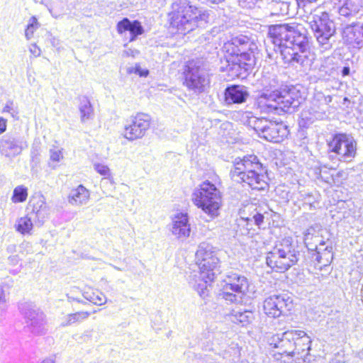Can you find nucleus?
<instances>
[{"mask_svg": "<svg viewBox=\"0 0 363 363\" xmlns=\"http://www.w3.org/2000/svg\"><path fill=\"white\" fill-rule=\"evenodd\" d=\"M38 27L39 23L37 21V18L34 16L31 17L25 31V35L26 38L30 39L33 37L34 32L38 28Z\"/></svg>", "mask_w": 363, "mask_h": 363, "instance_id": "nucleus-39", "label": "nucleus"}, {"mask_svg": "<svg viewBox=\"0 0 363 363\" xmlns=\"http://www.w3.org/2000/svg\"><path fill=\"white\" fill-rule=\"evenodd\" d=\"M75 301H77L78 303H81L82 304H86V302H84L82 300H80L79 298H76Z\"/></svg>", "mask_w": 363, "mask_h": 363, "instance_id": "nucleus-57", "label": "nucleus"}, {"mask_svg": "<svg viewBox=\"0 0 363 363\" xmlns=\"http://www.w3.org/2000/svg\"><path fill=\"white\" fill-rule=\"evenodd\" d=\"M28 197V189L23 185L16 186L13 189L11 201L13 203H21L26 200Z\"/></svg>", "mask_w": 363, "mask_h": 363, "instance_id": "nucleus-37", "label": "nucleus"}, {"mask_svg": "<svg viewBox=\"0 0 363 363\" xmlns=\"http://www.w3.org/2000/svg\"><path fill=\"white\" fill-rule=\"evenodd\" d=\"M350 69L348 66H345L342 68L341 72L342 76H347L350 74Z\"/></svg>", "mask_w": 363, "mask_h": 363, "instance_id": "nucleus-52", "label": "nucleus"}, {"mask_svg": "<svg viewBox=\"0 0 363 363\" xmlns=\"http://www.w3.org/2000/svg\"><path fill=\"white\" fill-rule=\"evenodd\" d=\"M328 145L330 152L335 153L340 161L350 162L357 154L356 140L346 133L333 135Z\"/></svg>", "mask_w": 363, "mask_h": 363, "instance_id": "nucleus-12", "label": "nucleus"}, {"mask_svg": "<svg viewBox=\"0 0 363 363\" xmlns=\"http://www.w3.org/2000/svg\"><path fill=\"white\" fill-rule=\"evenodd\" d=\"M136 72L138 73L140 76L146 77L148 74L149 71L147 69L140 71V69H138Z\"/></svg>", "mask_w": 363, "mask_h": 363, "instance_id": "nucleus-53", "label": "nucleus"}, {"mask_svg": "<svg viewBox=\"0 0 363 363\" xmlns=\"http://www.w3.org/2000/svg\"><path fill=\"white\" fill-rule=\"evenodd\" d=\"M6 302L4 291L1 286H0V308H1V305H4Z\"/></svg>", "mask_w": 363, "mask_h": 363, "instance_id": "nucleus-51", "label": "nucleus"}, {"mask_svg": "<svg viewBox=\"0 0 363 363\" xmlns=\"http://www.w3.org/2000/svg\"><path fill=\"white\" fill-rule=\"evenodd\" d=\"M268 34L272 43L278 46L285 64L295 67L311 65L310 38L303 25L296 23L272 25Z\"/></svg>", "mask_w": 363, "mask_h": 363, "instance_id": "nucleus-1", "label": "nucleus"}, {"mask_svg": "<svg viewBox=\"0 0 363 363\" xmlns=\"http://www.w3.org/2000/svg\"><path fill=\"white\" fill-rule=\"evenodd\" d=\"M32 217L25 216L21 218L18 220V223L16 225L17 230L21 233L22 234H25L26 233H29L30 230L33 228V223L31 221Z\"/></svg>", "mask_w": 363, "mask_h": 363, "instance_id": "nucleus-38", "label": "nucleus"}, {"mask_svg": "<svg viewBox=\"0 0 363 363\" xmlns=\"http://www.w3.org/2000/svg\"><path fill=\"white\" fill-rule=\"evenodd\" d=\"M84 298L99 306H101L106 302V296L98 290H93L89 289L88 291H85L82 293Z\"/></svg>", "mask_w": 363, "mask_h": 363, "instance_id": "nucleus-31", "label": "nucleus"}, {"mask_svg": "<svg viewBox=\"0 0 363 363\" xmlns=\"http://www.w3.org/2000/svg\"><path fill=\"white\" fill-rule=\"evenodd\" d=\"M293 306V301L286 294L270 296L263 302L264 313L272 318L287 315L292 310Z\"/></svg>", "mask_w": 363, "mask_h": 363, "instance_id": "nucleus-13", "label": "nucleus"}, {"mask_svg": "<svg viewBox=\"0 0 363 363\" xmlns=\"http://www.w3.org/2000/svg\"><path fill=\"white\" fill-rule=\"evenodd\" d=\"M50 160L54 162H59L62 158V154L60 150L52 148L50 150Z\"/></svg>", "mask_w": 363, "mask_h": 363, "instance_id": "nucleus-48", "label": "nucleus"}, {"mask_svg": "<svg viewBox=\"0 0 363 363\" xmlns=\"http://www.w3.org/2000/svg\"><path fill=\"white\" fill-rule=\"evenodd\" d=\"M40 154V147L35 143H33L31 149V155L33 157L38 156Z\"/></svg>", "mask_w": 363, "mask_h": 363, "instance_id": "nucleus-49", "label": "nucleus"}, {"mask_svg": "<svg viewBox=\"0 0 363 363\" xmlns=\"http://www.w3.org/2000/svg\"><path fill=\"white\" fill-rule=\"evenodd\" d=\"M259 104L267 112L293 113L303 101L300 92L295 87H285L270 93H262Z\"/></svg>", "mask_w": 363, "mask_h": 363, "instance_id": "nucleus-6", "label": "nucleus"}, {"mask_svg": "<svg viewBox=\"0 0 363 363\" xmlns=\"http://www.w3.org/2000/svg\"><path fill=\"white\" fill-rule=\"evenodd\" d=\"M296 335L295 330H287L281 334H275L270 337L268 342L270 346L279 350L278 353L293 357L294 353V340Z\"/></svg>", "mask_w": 363, "mask_h": 363, "instance_id": "nucleus-18", "label": "nucleus"}, {"mask_svg": "<svg viewBox=\"0 0 363 363\" xmlns=\"http://www.w3.org/2000/svg\"><path fill=\"white\" fill-rule=\"evenodd\" d=\"M267 212L262 213L257 208H254L250 216L242 218L247 222V225H250V223H254L259 228H261L264 223V220L266 218L265 215H268Z\"/></svg>", "mask_w": 363, "mask_h": 363, "instance_id": "nucleus-33", "label": "nucleus"}, {"mask_svg": "<svg viewBox=\"0 0 363 363\" xmlns=\"http://www.w3.org/2000/svg\"><path fill=\"white\" fill-rule=\"evenodd\" d=\"M249 96L248 88L243 85H230L224 91V101L228 106L243 104Z\"/></svg>", "mask_w": 363, "mask_h": 363, "instance_id": "nucleus-19", "label": "nucleus"}, {"mask_svg": "<svg viewBox=\"0 0 363 363\" xmlns=\"http://www.w3.org/2000/svg\"><path fill=\"white\" fill-rule=\"evenodd\" d=\"M19 308L29 330L35 335L43 334L45 325L44 313L32 303H23Z\"/></svg>", "mask_w": 363, "mask_h": 363, "instance_id": "nucleus-15", "label": "nucleus"}, {"mask_svg": "<svg viewBox=\"0 0 363 363\" xmlns=\"http://www.w3.org/2000/svg\"><path fill=\"white\" fill-rule=\"evenodd\" d=\"M117 30L119 33L128 31L130 34V41L134 40L144 31L141 23L138 21H131L127 18H124L118 23Z\"/></svg>", "mask_w": 363, "mask_h": 363, "instance_id": "nucleus-24", "label": "nucleus"}, {"mask_svg": "<svg viewBox=\"0 0 363 363\" xmlns=\"http://www.w3.org/2000/svg\"><path fill=\"white\" fill-rule=\"evenodd\" d=\"M225 282L223 291L219 296L231 303L242 302L243 297L248 291V279L244 275L231 272L226 276Z\"/></svg>", "mask_w": 363, "mask_h": 363, "instance_id": "nucleus-10", "label": "nucleus"}, {"mask_svg": "<svg viewBox=\"0 0 363 363\" xmlns=\"http://www.w3.org/2000/svg\"><path fill=\"white\" fill-rule=\"evenodd\" d=\"M327 110L318 100L314 97L308 108L301 113V118L307 125H311L318 120H323L327 117Z\"/></svg>", "mask_w": 363, "mask_h": 363, "instance_id": "nucleus-20", "label": "nucleus"}, {"mask_svg": "<svg viewBox=\"0 0 363 363\" xmlns=\"http://www.w3.org/2000/svg\"><path fill=\"white\" fill-rule=\"evenodd\" d=\"M202 335V345L205 350H216L219 346H221L225 342V335L220 332L207 331Z\"/></svg>", "mask_w": 363, "mask_h": 363, "instance_id": "nucleus-23", "label": "nucleus"}, {"mask_svg": "<svg viewBox=\"0 0 363 363\" xmlns=\"http://www.w3.org/2000/svg\"><path fill=\"white\" fill-rule=\"evenodd\" d=\"M247 124L250 127L252 128L262 138L267 127L270 124L271 121L267 120L266 118H257L252 115L251 113H247Z\"/></svg>", "mask_w": 363, "mask_h": 363, "instance_id": "nucleus-28", "label": "nucleus"}, {"mask_svg": "<svg viewBox=\"0 0 363 363\" xmlns=\"http://www.w3.org/2000/svg\"><path fill=\"white\" fill-rule=\"evenodd\" d=\"M303 16L320 47L324 50H330L333 45L332 38L335 34L336 28L329 13L322 11L320 7H315Z\"/></svg>", "mask_w": 363, "mask_h": 363, "instance_id": "nucleus-7", "label": "nucleus"}, {"mask_svg": "<svg viewBox=\"0 0 363 363\" xmlns=\"http://www.w3.org/2000/svg\"><path fill=\"white\" fill-rule=\"evenodd\" d=\"M322 106L328 111V106L332 101L333 97L330 95L325 96L322 94H318L315 96Z\"/></svg>", "mask_w": 363, "mask_h": 363, "instance_id": "nucleus-45", "label": "nucleus"}, {"mask_svg": "<svg viewBox=\"0 0 363 363\" xmlns=\"http://www.w3.org/2000/svg\"><path fill=\"white\" fill-rule=\"evenodd\" d=\"M67 301L69 302H71L72 301H75L76 298L74 297L73 296L71 295V294H67Z\"/></svg>", "mask_w": 363, "mask_h": 363, "instance_id": "nucleus-56", "label": "nucleus"}, {"mask_svg": "<svg viewBox=\"0 0 363 363\" xmlns=\"http://www.w3.org/2000/svg\"><path fill=\"white\" fill-rule=\"evenodd\" d=\"M171 231L174 235L181 240H184L189 237L191 227L186 213H179L175 216L172 220Z\"/></svg>", "mask_w": 363, "mask_h": 363, "instance_id": "nucleus-22", "label": "nucleus"}, {"mask_svg": "<svg viewBox=\"0 0 363 363\" xmlns=\"http://www.w3.org/2000/svg\"><path fill=\"white\" fill-rule=\"evenodd\" d=\"M295 333L294 359L291 363H313V356L309 353L311 338L303 330H295Z\"/></svg>", "mask_w": 363, "mask_h": 363, "instance_id": "nucleus-17", "label": "nucleus"}, {"mask_svg": "<svg viewBox=\"0 0 363 363\" xmlns=\"http://www.w3.org/2000/svg\"><path fill=\"white\" fill-rule=\"evenodd\" d=\"M90 313L87 311H79L74 313L68 314L64 322L62 323L63 327L71 325L75 323L82 322L89 318Z\"/></svg>", "mask_w": 363, "mask_h": 363, "instance_id": "nucleus-34", "label": "nucleus"}, {"mask_svg": "<svg viewBox=\"0 0 363 363\" xmlns=\"http://www.w3.org/2000/svg\"><path fill=\"white\" fill-rule=\"evenodd\" d=\"M222 196L216 185L206 180L200 184L192 193V201L206 213L211 219L218 216Z\"/></svg>", "mask_w": 363, "mask_h": 363, "instance_id": "nucleus-8", "label": "nucleus"}, {"mask_svg": "<svg viewBox=\"0 0 363 363\" xmlns=\"http://www.w3.org/2000/svg\"><path fill=\"white\" fill-rule=\"evenodd\" d=\"M199 267L203 278L214 280L220 274L219 259L212 245L202 242L196 253Z\"/></svg>", "mask_w": 363, "mask_h": 363, "instance_id": "nucleus-11", "label": "nucleus"}, {"mask_svg": "<svg viewBox=\"0 0 363 363\" xmlns=\"http://www.w3.org/2000/svg\"><path fill=\"white\" fill-rule=\"evenodd\" d=\"M41 363H55V361L52 358H46Z\"/></svg>", "mask_w": 363, "mask_h": 363, "instance_id": "nucleus-55", "label": "nucleus"}, {"mask_svg": "<svg viewBox=\"0 0 363 363\" xmlns=\"http://www.w3.org/2000/svg\"><path fill=\"white\" fill-rule=\"evenodd\" d=\"M354 42H351L350 45L353 48L360 49L363 47V28L361 26V29L357 33Z\"/></svg>", "mask_w": 363, "mask_h": 363, "instance_id": "nucleus-44", "label": "nucleus"}, {"mask_svg": "<svg viewBox=\"0 0 363 363\" xmlns=\"http://www.w3.org/2000/svg\"><path fill=\"white\" fill-rule=\"evenodd\" d=\"M257 50V45L245 35L232 38L222 48L227 55L220 70L228 72L232 77L245 78L255 64V52Z\"/></svg>", "mask_w": 363, "mask_h": 363, "instance_id": "nucleus-3", "label": "nucleus"}, {"mask_svg": "<svg viewBox=\"0 0 363 363\" xmlns=\"http://www.w3.org/2000/svg\"><path fill=\"white\" fill-rule=\"evenodd\" d=\"M231 320L242 326L247 325L252 322L255 319V314L250 310H235L233 309L230 314Z\"/></svg>", "mask_w": 363, "mask_h": 363, "instance_id": "nucleus-30", "label": "nucleus"}, {"mask_svg": "<svg viewBox=\"0 0 363 363\" xmlns=\"http://www.w3.org/2000/svg\"><path fill=\"white\" fill-rule=\"evenodd\" d=\"M290 4L286 1H278L274 5V9L277 11V14L281 16L289 15Z\"/></svg>", "mask_w": 363, "mask_h": 363, "instance_id": "nucleus-42", "label": "nucleus"}, {"mask_svg": "<svg viewBox=\"0 0 363 363\" xmlns=\"http://www.w3.org/2000/svg\"><path fill=\"white\" fill-rule=\"evenodd\" d=\"M28 146L26 138L16 132L8 133L0 138V154L8 158L19 155Z\"/></svg>", "mask_w": 363, "mask_h": 363, "instance_id": "nucleus-16", "label": "nucleus"}, {"mask_svg": "<svg viewBox=\"0 0 363 363\" xmlns=\"http://www.w3.org/2000/svg\"><path fill=\"white\" fill-rule=\"evenodd\" d=\"M150 123L151 117L148 114L138 113L135 116H131L126 121L123 135L130 141L140 139L146 134Z\"/></svg>", "mask_w": 363, "mask_h": 363, "instance_id": "nucleus-14", "label": "nucleus"}, {"mask_svg": "<svg viewBox=\"0 0 363 363\" xmlns=\"http://www.w3.org/2000/svg\"><path fill=\"white\" fill-rule=\"evenodd\" d=\"M203 2L218 4L224 0H202Z\"/></svg>", "mask_w": 363, "mask_h": 363, "instance_id": "nucleus-54", "label": "nucleus"}, {"mask_svg": "<svg viewBox=\"0 0 363 363\" xmlns=\"http://www.w3.org/2000/svg\"><path fill=\"white\" fill-rule=\"evenodd\" d=\"M213 281V280H208L207 278L202 277L201 271L200 270L198 279L196 280L193 287L201 297L205 298L208 295V283L212 282Z\"/></svg>", "mask_w": 363, "mask_h": 363, "instance_id": "nucleus-36", "label": "nucleus"}, {"mask_svg": "<svg viewBox=\"0 0 363 363\" xmlns=\"http://www.w3.org/2000/svg\"><path fill=\"white\" fill-rule=\"evenodd\" d=\"M362 7V0H345L344 4L339 7L338 13L340 16L350 19L355 17Z\"/></svg>", "mask_w": 363, "mask_h": 363, "instance_id": "nucleus-26", "label": "nucleus"}, {"mask_svg": "<svg viewBox=\"0 0 363 363\" xmlns=\"http://www.w3.org/2000/svg\"><path fill=\"white\" fill-rule=\"evenodd\" d=\"M79 104L78 106L79 111L80 112V119L82 123H85L88 120L93 118L94 117V108L86 96H82L79 97Z\"/></svg>", "mask_w": 363, "mask_h": 363, "instance_id": "nucleus-29", "label": "nucleus"}, {"mask_svg": "<svg viewBox=\"0 0 363 363\" xmlns=\"http://www.w3.org/2000/svg\"><path fill=\"white\" fill-rule=\"evenodd\" d=\"M89 199V191L82 185L71 190L68 200L72 205L79 206L86 203Z\"/></svg>", "mask_w": 363, "mask_h": 363, "instance_id": "nucleus-27", "label": "nucleus"}, {"mask_svg": "<svg viewBox=\"0 0 363 363\" xmlns=\"http://www.w3.org/2000/svg\"><path fill=\"white\" fill-rule=\"evenodd\" d=\"M2 113H9L13 118L17 117L18 114L17 107L15 106L13 101L11 100L6 103L2 110Z\"/></svg>", "mask_w": 363, "mask_h": 363, "instance_id": "nucleus-43", "label": "nucleus"}, {"mask_svg": "<svg viewBox=\"0 0 363 363\" xmlns=\"http://www.w3.org/2000/svg\"><path fill=\"white\" fill-rule=\"evenodd\" d=\"M6 130V120L0 116V134Z\"/></svg>", "mask_w": 363, "mask_h": 363, "instance_id": "nucleus-50", "label": "nucleus"}, {"mask_svg": "<svg viewBox=\"0 0 363 363\" xmlns=\"http://www.w3.org/2000/svg\"><path fill=\"white\" fill-rule=\"evenodd\" d=\"M360 29L361 27L354 24L353 22L345 26L342 31V36L345 43L350 45L351 42H354L355 39L354 38Z\"/></svg>", "mask_w": 363, "mask_h": 363, "instance_id": "nucleus-32", "label": "nucleus"}, {"mask_svg": "<svg viewBox=\"0 0 363 363\" xmlns=\"http://www.w3.org/2000/svg\"><path fill=\"white\" fill-rule=\"evenodd\" d=\"M94 169L98 173H99L101 175H103L105 177L110 176V174H111L110 169L108 168V166L100 164V163H96V164H94Z\"/></svg>", "mask_w": 363, "mask_h": 363, "instance_id": "nucleus-46", "label": "nucleus"}, {"mask_svg": "<svg viewBox=\"0 0 363 363\" xmlns=\"http://www.w3.org/2000/svg\"><path fill=\"white\" fill-rule=\"evenodd\" d=\"M184 84L194 94L204 92L210 84L208 65L201 58L189 60L184 70Z\"/></svg>", "mask_w": 363, "mask_h": 363, "instance_id": "nucleus-9", "label": "nucleus"}, {"mask_svg": "<svg viewBox=\"0 0 363 363\" xmlns=\"http://www.w3.org/2000/svg\"><path fill=\"white\" fill-rule=\"evenodd\" d=\"M261 0H237L238 5L243 9H252Z\"/></svg>", "mask_w": 363, "mask_h": 363, "instance_id": "nucleus-47", "label": "nucleus"}, {"mask_svg": "<svg viewBox=\"0 0 363 363\" xmlns=\"http://www.w3.org/2000/svg\"><path fill=\"white\" fill-rule=\"evenodd\" d=\"M318 0H296L298 12L301 13V11L304 13V14L308 13L310 10V6L313 4L318 2Z\"/></svg>", "mask_w": 363, "mask_h": 363, "instance_id": "nucleus-40", "label": "nucleus"}, {"mask_svg": "<svg viewBox=\"0 0 363 363\" xmlns=\"http://www.w3.org/2000/svg\"><path fill=\"white\" fill-rule=\"evenodd\" d=\"M230 177L233 181L245 184L252 189L264 190L268 187L267 169L255 155L236 158L230 169Z\"/></svg>", "mask_w": 363, "mask_h": 363, "instance_id": "nucleus-4", "label": "nucleus"}, {"mask_svg": "<svg viewBox=\"0 0 363 363\" xmlns=\"http://www.w3.org/2000/svg\"><path fill=\"white\" fill-rule=\"evenodd\" d=\"M289 133L288 126L283 123L270 122L262 138L272 143H280Z\"/></svg>", "mask_w": 363, "mask_h": 363, "instance_id": "nucleus-21", "label": "nucleus"}, {"mask_svg": "<svg viewBox=\"0 0 363 363\" xmlns=\"http://www.w3.org/2000/svg\"><path fill=\"white\" fill-rule=\"evenodd\" d=\"M321 227L318 225L311 226L308 228L304 235V243L306 248L308 247H318L319 246H323L326 244V242L323 240H320V231Z\"/></svg>", "mask_w": 363, "mask_h": 363, "instance_id": "nucleus-25", "label": "nucleus"}, {"mask_svg": "<svg viewBox=\"0 0 363 363\" xmlns=\"http://www.w3.org/2000/svg\"><path fill=\"white\" fill-rule=\"evenodd\" d=\"M172 9L169 14L170 26L182 34L204 27L208 22V13L191 5L187 0H175Z\"/></svg>", "mask_w": 363, "mask_h": 363, "instance_id": "nucleus-5", "label": "nucleus"}, {"mask_svg": "<svg viewBox=\"0 0 363 363\" xmlns=\"http://www.w3.org/2000/svg\"><path fill=\"white\" fill-rule=\"evenodd\" d=\"M335 172L334 168H328L327 166H320L319 168L320 177L326 182H329L333 179V172Z\"/></svg>", "mask_w": 363, "mask_h": 363, "instance_id": "nucleus-41", "label": "nucleus"}, {"mask_svg": "<svg viewBox=\"0 0 363 363\" xmlns=\"http://www.w3.org/2000/svg\"><path fill=\"white\" fill-rule=\"evenodd\" d=\"M33 205L32 216H35L38 219L43 218L46 213V206L43 196L40 197L38 200L33 199L30 201V204Z\"/></svg>", "mask_w": 363, "mask_h": 363, "instance_id": "nucleus-35", "label": "nucleus"}, {"mask_svg": "<svg viewBox=\"0 0 363 363\" xmlns=\"http://www.w3.org/2000/svg\"><path fill=\"white\" fill-rule=\"evenodd\" d=\"M320 248L308 247L306 252H300L291 237L282 239L274 249L267 253V265L276 272H284L290 267L301 262L302 264L327 266L333 259V247L327 245L323 252Z\"/></svg>", "mask_w": 363, "mask_h": 363, "instance_id": "nucleus-2", "label": "nucleus"}]
</instances>
